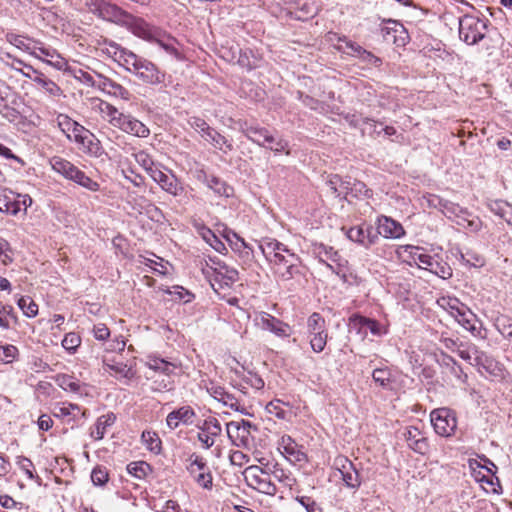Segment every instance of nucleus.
I'll return each instance as SVG.
<instances>
[{"instance_id":"nucleus-43","label":"nucleus","mask_w":512,"mask_h":512,"mask_svg":"<svg viewBox=\"0 0 512 512\" xmlns=\"http://www.w3.org/2000/svg\"><path fill=\"white\" fill-rule=\"evenodd\" d=\"M490 210L512 226V205L505 201H494L490 204Z\"/></svg>"},{"instance_id":"nucleus-24","label":"nucleus","mask_w":512,"mask_h":512,"mask_svg":"<svg viewBox=\"0 0 512 512\" xmlns=\"http://www.w3.org/2000/svg\"><path fill=\"white\" fill-rule=\"evenodd\" d=\"M279 449L291 462H302L306 459V455L302 452L297 443L288 435L281 437L279 442Z\"/></svg>"},{"instance_id":"nucleus-19","label":"nucleus","mask_w":512,"mask_h":512,"mask_svg":"<svg viewBox=\"0 0 512 512\" xmlns=\"http://www.w3.org/2000/svg\"><path fill=\"white\" fill-rule=\"evenodd\" d=\"M96 76L98 78L97 88L101 91L125 101H129L131 99L132 94L121 84L103 76L102 74L97 73Z\"/></svg>"},{"instance_id":"nucleus-46","label":"nucleus","mask_w":512,"mask_h":512,"mask_svg":"<svg viewBox=\"0 0 512 512\" xmlns=\"http://www.w3.org/2000/svg\"><path fill=\"white\" fill-rule=\"evenodd\" d=\"M16 465L30 480H35L38 484H41V478L34 472L35 466L33 462L25 456L16 457Z\"/></svg>"},{"instance_id":"nucleus-10","label":"nucleus","mask_w":512,"mask_h":512,"mask_svg":"<svg viewBox=\"0 0 512 512\" xmlns=\"http://www.w3.org/2000/svg\"><path fill=\"white\" fill-rule=\"evenodd\" d=\"M187 472L193 481L201 488L212 490L213 476L207 461L200 455L193 453L187 459Z\"/></svg>"},{"instance_id":"nucleus-52","label":"nucleus","mask_w":512,"mask_h":512,"mask_svg":"<svg viewBox=\"0 0 512 512\" xmlns=\"http://www.w3.org/2000/svg\"><path fill=\"white\" fill-rule=\"evenodd\" d=\"M57 125L69 140H72L71 132L76 127L77 121L66 114H59L56 118Z\"/></svg>"},{"instance_id":"nucleus-2","label":"nucleus","mask_w":512,"mask_h":512,"mask_svg":"<svg viewBox=\"0 0 512 512\" xmlns=\"http://www.w3.org/2000/svg\"><path fill=\"white\" fill-rule=\"evenodd\" d=\"M88 10L98 18L122 26L130 30L135 36L139 29L142 28L145 20L138 18L123 10L116 4L105 0H95L87 4Z\"/></svg>"},{"instance_id":"nucleus-50","label":"nucleus","mask_w":512,"mask_h":512,"mask_svg":"<svg viewBox=\"0 0 512 512\" xmlns=\"http://www.w3.org/2000/svg\"><path fill=\"white\" fill-rule=\"evenodd\" d=\"M442 212L445 216L450 219L456 218L457 220L462 219L464 215H468V212L460 207L458 204L450 202L448 200L443 203Z\"/></svg>"},{"instance_id":"nucleus-3","label":"nucleus","mask_w":512,"mask_h":512,"mask_svg":"<svg viewBox=\"0 0 512 512\" xmlns=\"http://www.w3.org/2000/svg\"><path fill=\"white\" fill-rule=\"evenodd\" d=\"M202 272L215 291H217V285L219 288L229 287L239 279L238 271L218 257L209 256L205 260V265L202 266Z\"/></svg>"},{"instance_id":"nucleus-34","label":"nucleus","mask_w":512,"mask_h":512,"mask_svg":"<svg viewBox=\"0 0 512 512\" xmlns=\"http://www.w3.org/2000/svg\"><path fill=\"white\" fill-rule=\"evenodd\" d=\"M6 40L11 45L15 46L17 49L25 51L37 59H41L40 55L36 51V47H32L30 45L31 40L28 37L18 35L15 33H7Z\"/></svg>"},{"instance_id":"nucleus-23","label":"nucleus","mask_w":512,"mask_h":512,"mask_svg":"<svg viewBox=\"0 0 512 512\" xmlns=\"http://www.w3.org/2000/svg\"><path fill=\"white\" fill-rule=\"evenodd\" d=\"M404 438L408 446L417 453L425 454L428 451L427 439L422 436L416 427H408L404 432Z\"/></svg>"},{"instance_id":"nucleus-44","label":"nucleus","mask_w":512,"mask_h":512,"mask_svg":"<svg viewBox=\"0 0 512 512\" xmlns=\"http://www.w3.org/2000/svg\"><path fill=\"white\" fill-rule=\"evenodd\" d=\"M487 471L490 472L491 476H481L477 477V481L480 482L483 485H487L489 488H486L483 486L485 491L487 493H493V494H501L502 493V487L500 485L498 477L494 475V472L491 468L487 467Z\"/></svg>"},{"instance_id":"nucleus-28","label":"nucleus","mask_w":512,"mask_h":512,"mask_svg":"<svg viewBox=\"0 0 512 512\" xmlns=\"http://www.w3.org/2000/svg\"><path fill=\"white\" fill-rule=\"evenodd\" d=\"M209 394L217 401L223 403L224 405L230 407L231 409L238 411L239 410V402L235 398V396L229 392H227L224 387L219 385L211 384L210 387L207 388Z\"/></svg>"},{"instance_id":"nucleus-18","label":"nucleus","mask_w":512,"mask_h":512,"mask_svg":"<svg viewBox=\"0 0 512 512\" xmlns=\"http://www.w3.org/2000/svg\"><path fill=\"white\" fill-rule=\"evenodd\" d=\"M195 417L194 409L191 406L185 405L170 412L166 417V423L171 430H175L180 424H193Z\"/></svg>"},{"instance_id":"nucleus-6","label":"nucleus","mask_w":512,"mask_h":512,"mask_svg":"<svg viewBox=\"0 0 512 512\" xmlns=\"http://www.w3.org/2000/svg\"><path fill=\"white\" fill-rule=\"evenodd\" d=\"M50 164L55 172L59 173L66 179L77 183L89 191L96 192L99 190L100 185L98 182L87 176L85 172L80 170L68 160L55 156L51 158Z\"/></svg>"},{"instance_id":"nucleus-62","label":"nucleus","mask_w":512,"mask_h":512,"mask_svg":"<svg viewBox=\"0 0 512 512\" xmlns=\"http://www.w3.org/2000/svg\"><path fill=\"white\" fill-rule=\"evenodd\" d=\"M0 261L3 265H9L13 261L10 244L3 238H0Z\"/></svg>"},{"instance_id":"nucleus-38","label":"nucleus","mask_w":512,"mask_h":512,"mask_svg":"<svg viewBox=\"0 0 512 512\" xmlns=\"http://www.w3.org/2000/svg\"><path fill=\"white\" fill-rule=\"evenodd\" d=\"M455 319L464 329L471 332L472 334H475L477 331V316L467 306L462 310L459 316L455 317Z\"/></svg>"},{"instance_id":"nucleus-40","label":"nucleus","mask_w":512,"mask_h":512,"mask_svg":"<svg viewBox=\"0 0 512 512\" xmlns=\"http://www.w3.org/2000/svg\"><path fill=\"white\" fill-rule=\"evenodd\" d=\"M147 366L154 372V375L159 376L162 374H171V372L175 369L174 364L156 357L150 358L147 362Z\"/></svg>"},{"instance_id":"nucleus-45","label":"nucleus","mask_w":512,"mask_h":512,"mask_svg":"<svg viewBox=\"0 0 512 512\" xmlns=\"http://www.w3.org/2000/svg\"><path fill=\"white\" fill-rule=\"evenodd\" d=\"M266 411L268 414L275 416L281 420H288L291 415V411L285 408V404L280 400H273L266 405Z\"/></svg>"},{"instance_id":"nucleus-55","label":"nucleus","mask_w":512,"mask_h":512,"mask_svg":"<svg viewBox=\"0 0 512 512\" xmlns=\"http://www.w3.org/2000/svg\"><path fill=\"white\" fill-rule=\"evenodd\" d=\"M8 318L13 319L15 322L17 317L15 315L14 309L11 305H5L0 302V327L3 329H9L10 323Z\"/></svg>"},{"instance_id":"nucleus-42","label":"nucleus","mask_w":512,"mask_h":512,"mask_svg":"<svg viewBox=\"0 0 512 512\" xmlns=\"http://www.w3.org/2000/svg\"><path fill=\"white\" fill-rule=\"evenodd\" d=\"M206 186L213 190L217 195L224 196L226 198L233 196L234 193V190L231 186L215 176L210 177V180Z\"/></svg>"},{"instance_id":"nucleus-22","label":"nucleus","mask_w":512,"mask_h":512,"mask_svg":"<svg viewBox=\"0 0 512 512\" xmlns=\"http://www.w3.org/2000/svg\"><path fill=\"white\" fill-rule=\"evenodd\" d=\"M120 120V124L117 128L122 131L142 138L149 136L150 130L147 126L131 115L124 114L123 118H120Z\"/></svg>"},{"instance_id":"nucleus-54","label":"nucleus","mask_w":512,"mask_h":512,"mask_svg":"<svg viewBox=\"0 0 512 512\" xmlns=\"http://www.w3.org/2000/svg\"><path fill=\"white\" fill-rule=\"evenodd\" d=\"M148 379L152 380L153 389L157 391L170 390L173 385V381L171 380L170 374H162L161 376L150 375L148 376Z\"/></svg>"},{"instance_id":"nucleus-60","label":"nucleus","mask_w":512,"mask_h":512,"mask_svg":"<svg viewBox=\"0 0 512 512\" xmlns=\"http://www.w3.org/2000/svg\"><path fill=\"white\" fill-rule=\"evenodd\" d=\"M18 355V349L14 345L0 346V361L3 363L13 362Z\"/></svg>"},{"instance_id":"nucleus-64","label":"nucleus","mask_w":512,"mask_h":512,"mask_svg":"<svg viewBox=\"0 0 512 512\" xmlns=\"http://www.w3.org/2000/svg\"><path fill=\"white\" fill-rule=\"evenodd\" d=\"M132 156L143 169H145L149 165H152V163L154 162L152 156L144 150L133 152Z\"/></svg>"},{"instance_id":"nucleus-63","label":"nucleus","mask_w":512,"mask_h":512,"mask_svg":"<svg viewBox=\"0 0 512 512\" xmlns=\"http://www.w3.org/2000/svg\"><path fill=\"white\" fill-rule=\"evenodd\" d=\"M296 501L303 506L307 512H323L322 508L310 497L300 496Z\"/></svg>"},{"instance_id":"nucleus-12","label":"nucleus","mask_w":512,"mask_h":512,"mask_svg":"<svg viewBox=\"0 0 512 512\" xmlns=\"http://www.w3.org/2000/svg\"><path fill=\"white\" fill-rule=\"evenodd\" d=\"M419 250L420 248L416 247V251ZM413 260L420 268L429 270L442 279H449L452 276V268L446 262H440L431 255L415 252Z\"/></svg>"},{"instance_id":"nucleus-58","label":"nucleus","mask_w":512,"mask_h":512,"mask_svg":"<svg viewBox=\"0 0 512 512\" xmlns=\"http://www.w3.org/2000/svg\"><path fill=\"white\" fill-rule=\"evenodd\" d=\"M80 344V336L73 332L66 334L64 339L62 340L63 348L69 351L70 353H74Z\"/></svg>"},{"instance_id":"nucleus-51","label":"nucleus","mask_w":512,"mask_h":512,"mask_svg":"<svg viewBox=\"0 0 512 512\" xmlns=\"http://www.w3.org/2000/svg\"><path fill=\"white\" fill-rule=\"evenodd\" d=\"M17 304L23 314L29 318L35 317L38 314V305L28 296H21L17 300Z\"/></svg>"},{"instance_id":"nucleus-11","label":"nucleus","mask_w":512,"mask_h":512,"mask_svg":"<svg viewBox=\"0 0 512 512\" xmlns=\"http://www.w3.org/2000/svg\"><path fill=\"white\" fill-rule=\"evenodd\" d=\"M435 432L442 437H451L457 428L456 413L449 408H438L430 414Z\"/></svg>"},{"instance_id":"nucleus-48","label":"nucleus","mask_w":512,"mask_h":512,"mask_svg":"<svg viewBox=\"0 0 512 512\" xmlns=\"http://www.w3.org/2000/svg\"><path fill=\"white\" fill-rule=\"evenodd\" d=\"M384 22H386L387 24L390 25L387 27H383L381 29V33H382L384 40L389 41L392 38L393 42L395 43L396 42V34L397 33H405L404 26L401 23H399L398 21L392 20V19L384 20Z\"/></svg>"},{"instance_id":"nucleus-41","label":"nucleus","mask_w":512,"mask_h":512,"mask_svg":"<svg viewBox=\"0 0 512 512\" xmlns=\"http://www.w3.org/2000/svg\"><path fill=\"white\" fill-rule=\"evenodd\" d=\"M147 366L154 372V375L159 376L162 374H171V372L175 369L174 364L156 357L150 358L147 362Z\"/></svg>"},{"instance_id":"nucleus-56","label":"nucleus","mask_w":512,"mask_h":512,"mask_svg":"<svg viewBox=\"0 0 512 512\" xmlns=\"http://www.w3.org/2000/svg\"><path fill=\"white\" fill-rule=\"evenodd\" d=\"M375 383L386 388L391 383V373L387 368H377L372 373Z\"/></svg>"},{"instance_id":"nucleus-13","label":"nucleus","mask_w":512,"mask_h":512,"mask_svg":"<svg viewBox=\"0 0 512 512\" xmlns=\"http://www.w3.org/2000/svg\"><path fill=\"white\" fill-rule=\"evenodd\" d=\"M333 467L339 471L346 487L356 490L361 485V478L355 465L347 457L339 455L334 459Z\"/></svg>"},{"instance_id":"nucleus-16","label":"nucleus","mask_w":512,"mask_h":512,"mask_svg":"<svg viewBox=\"0 0 512 512\" xmlns=\"http://www.w3.org/2000/svg\"><path fill=\"white\" fill-rule=\"evenodd\" d=\"M163 191L172 195L173 197H180L185 191L184 186L177 176L167 169V173L162 171L158 178L154 180Z\"/></svg>"},{"instance_id":"nucleus-1","label":"nucleus","mask_w":512,"mask_h":512,"mask_svg":"<svg viewBox=\"0 0 512 512\" xmlns=\"http://www.w3.org/2000/svg\"><path fill=\"white\" fill-rule=\"evenodd\" d=\"M259 248L281 281H289L300 274V258L283 243L276 239H264Z\"/></svg>"},{"instance_id":"nucleus-8","label":"nucleus","mask_w":512,"mask_h":512,"mask_svg":"<svg viewBox=\"0 0 512 512\" xmlns=\"http://www.w3.org/2000/svg\"><path fill=\"white\" fill-rule=\"evenodd\" d=\"M487 22L473 15H464L459 19V36L468 45H475L486 34Z\"/></svg>"},{"instance_id":"nucleus-14","label":"nucleus","mask_w":512,"mask_h":512,"mask_svg":"<svg viewBox=\"0 0 512 512\" xmlns=\"http://www.w3.org/2000/svg\"><path fill=\"white\" fill-rule=\"evenodd\" d=\"M96 49L100 54L112 58L124 68L127 66V62L130 58L129 56H132L133 54L132 51L121 47L118 43L106 38L98 41Z\"/></svg>"},{"instance_id":"nucleus-21","label":"nucleus","mask_w":512,"mask_h":512,"mask_svg":"<svg viewBox=\"0 0 512 512\" xmlns=\"http://www.w3.org/2000/svg\"><path fill=\"white\" fill-rule=\"evenodd\" d=\"M92 107L99 111L102 117L109 121L114 127H118L121 121L120 118L124 116L116 107L98 98L92 99Z\"/></svg>"},{"instance_id":"nucleus-61","label":"nucleus","mask_w":512,"mask_h":512,"mask_svg":"<svg viewBox=\"0 0 512 512\" xmlns=\"http://www.w3.org/2000/svg\"><path fill=\"white\" fill-rule=\"evenodd\" d=\"M127 469L130 474L142 478L147 474V471L150 470V465L143 461L131 462Z\"/></svg>"},{"instance_id":"nucleus-15","label":"nucleus","mask_w":512,"mask_h":512,"mask_svg":"<svg viewBox=\"0 0 512 512\" xmlns=\"http://www.w3.org/2000/svg\"><path fill=\"white\" fill-rule=\"evenodd\" d=\"M200 432L197 439L201 442L204 449L211 448L215 439L220 436L222 432L221 424L215 417H208L204 420L203 424L199 426Z\"/></svg>"},{"instance_id":"nucleus-4","label":"nucleus","mask_w":512,"mask_h":512,"mask_svg":"<svg viewBox=\"0 0 512 512\" xmlns=\"http://www.w3.org/2000/svg\"><path fill=\"white\" fill-rule=\"evenodd\" d=\"M259 463L260 465H250L245 468L243 471L244 480L250 488L260 493L274 496L278 490L267 469L266 459H259Z\"/></svg>"},{"instance_id":"nucleus-47","label":"nucleus","mask_w":512,"mask_h":512,"mask_svg":"<svg viewBox=\"0 0 512 512\" xmlns=\"http://www.w3.org/2000/svg\"><path fill=\"white\" fill-rule=\"evenodd\" d=\"M141 440L149 451L155 454L160 453L162 448L161 439L159 438L156 432L143 431L141 435Z\"/></svg>"},{"instance_id":"nucleus-36","label":"nucleus","mask_w":512,"mask_h":512,"mask_svg":"<svg viewBox=\"0 0 512 512\" xmlns=\"http://www.w3.org/2000/svg\"><path fill=\"white\" fill-rule=\"evenodd\" d=\"M104 369L110 372L116 378H126L131 379L134 376V373L130 367L122 362H110L109 360H104Z\"/></svg>"},{"instance_id":"nucleus-39","label":"nucleus","mask_w":512,"mask_h":512,"mask_svg":"<svg viewBox=\"0 0 512 512\" xmlns=\"http://www.w3.org/2000/svg\"><path fill=\"white\" fill-rule=\"evenodd\" d=\"M327 185L335 196H340L341 194H348L350 180H342L339 175L334 174L328 177Z\"/></svg>"},{"instance_id":"nucleus-26","label":"nucleus","mask_w":512,"mask_h":512,"mask_svg":"<svg viewBox=\"0 0 512 512\" xmlns=\"http://www.w3.org/2000/svg\"><path fill=\"white\" fill-rule=\"evenodd\" d=\"M267 462V469L270 472L271 479L274 478L284 487L292 488L296 480L292 476L291 472L284 469L278 462L269 461Z\"/></svg>"},{"instance_id":"nucleus-7","label":"nucleus","mask_w":512,"mask_h":512,"mask_svg":"<svg viewBox=\"0 0 512 512\" xmlns=\"http://www.w3.org/2000/svg\"><path fill=\"white\" fill-rule=\"evenodd\" d=\"M137 37L149 42H155L177 60L182 59L181 53L176 47V39L166 34L162 29L150 25L146 21L141 29L138 28Z\"/></svg>"},{"instance_id":"nucleus-5","label":"nucleus","mask_w":512,"mask_h":512,"mask_svg":"<svg viewBox=\"0 0 512 512\" xmlns=\"http://www.w3.org/2000/svg\"><path fill=\"white\" fill-rule=\"evenodd\" d=\"M129 57L125 69L134 74L138 79L149 85H160L165 82V73L154 63L135 53Z\"/></svg>"},{"instance_id":"nucleus-29","label":"nucleus","mask_w":512,"mask_h":512,"mask_svg":"<svg viewBox=\"0 0 512 512\" xmlns=\"http://www.w3.org/2000/svg\"><path fill=\"white\" fill-rule=\"evenodd\" d=\"M116 421V415L112 412H108L104 415L98 417L94 427L91 428L90 436L94 440L103 439L104 435L107 432V429L112 427Z\"/></svg>"},{"instance_id":"nucleus-20","label":"nucleus","mask_w":512,"mask_h":512,"mask_svg":"<svg viewBox=\"0 0 512 512\" xmlns=\"http://www.w3.org/2000/svg\"><path fill=\"white\" fill-rule=\"evenodd\" d=\"M377 233L385 238H400L405 234L402 225L390 217L381 216L377 222Z\"/></svg>"},{"instance_id":"nucleus-31","label":"nucleus","mask_w":512,"mask_h":512,"mask_svg":"<svg viewBox=\"0 0 512 512\" xmlns=\"http://www.w3.org/2000/svg\"><path fill=\"white\" fill-rule=\"evenodd\" d=\"M202 138L225 154L233 150V145L226 137L212 127L205 134H202Z\"/></svg>"},{"instance_id":"nucleus-33","label":"nucleus","mask_w":512,"mask_h":512,"mask_svg":"<svg viewBox=\"0 0 512 512\" xmlns=\"http://www.w3.org/2000/svg\"><path fill=\"white\" fill-rule=\"evenodd\" d=\"M79 149L84 153L89 154L94 157H99L102 155V146L100 141L96 138V136L92 132H88L79 142Z\"/></svg>"},{"instance_id":"nucleus-35","label":"nucleus","mask_w":512,"mask_h":512,"mask_svg":"<svg viewBox=\"0 0 512 512\" xmlns=\"http://www.w3.org/2000/svg\"><path fill=\"white\" fill-rule=\"evenodd\" d=\"M227 434L229 438H233L234 434L236 437L240 438L241 441L247 440L250 435V429L252 428V424L249 421L241 420V421H231L227 423Z\"/></svg>"},{"instance_id":"nucleus-30","label":"nucleus","mask_w":512,"mask_h":512,"mask_svg":"<svg viewBox=\"0 0 512 512\" xmlns=\"http://www.w3.org/2000/svg\"><path fill=\"white\" fill-rule=\"evenodd\" d=\"M25 67L36 74V76L33 78V81L39 85L46 93L53 97H59L62 94L61 88L54 81L46 78L42 73L34 69L31 65H25Z\"/></svg>"},{"instance_id":"nucleus-37","label":"nucleus","mask_w":512,"mask_h":512,"mask_svg":"<svg viewBox=\"0 0 512 512\" xmlns=\"http://www.w3.org/2000/svg\"><path fill=\"white\" fill-rule=\"evenodd\" d=\"M37 53L41 57V61H44L57 69H62L64 66V59L60 56V54L51 48L46 47H36Z\"/></svg>"},{"instance_id":"nucleus-17","label":"nucleus","mask_w":512,"mask_h":512,"mask_svg":"<svg viewBox=\"0 0 512 512\" xmlns=\"http://www.w3.org/2000/svg\"><path fill=\"white\" fill-rule=\"evenodd\" d=\"M256 321L260 328L270 331L279 337H288L290 335L289 325L268 313H262Z\"/></svg>"},{"instance_id":"nucleus-49","label":"nucleus","mask_w":512,"mask_h":512,"mask_svg":"<svg viewBox=\"0 0 512 512\" xmlns=\"http://www.w3.org/2000/svg\"><path fill=\"white\" fill-rule=\"evenodd\" d=\"M309 335H315L326 331L325 319L319 313L310 315L307 321Z\"/></svg>"},{"instance_id":"nucleus-9","label":"nucleus","mask_w":512,"mask_h":512,"mask_svg":"<svg viewBox=\"0 0 512 512\" xmlns=\"http://www.w3.org/2000/svg\"><path fill=\"white\" fill-rule=\"evenodd\" d=\"M239 129L250 141L256 143L259 146L265 147L266 143H274L273 146H270V149L275 152L285 151L288 146V143L283 139L275 141L274 137L264 127L257 125L254 126L248 122H242L239 124Z\"/></svg>"},{"instance_id":"nucleus-32","label":"nucleus","mask_w":512,"mask_h":512,"mask_svg":"<svg viewBox=\"0 0 512 512\" xmlns=\"http://www.w3.org/2000/svg\"><path fill=\"white\" fill-rule=\"evenodd\" d=\"M352 322L359 326L360 329H367L375 336H382L387 333V329L378 321L360 315H354L350 318Z\"/></svg>"},{"instance_id":"nucleus-25","label":"nucleus","mask_w":512,"mask_h":512,"mask_svg":"<svg viewBox=\"0 0 512 512\" xmlns=\"http://www.w3.org/2000/svg\"><path fill=\"white\" fill-rule=\"evenodd\" d=\"M347 237L354 242H357L366 248L375 243L377 234H372V227L364 228L363 226L351 227L347 231Z\"/></svg>"},{"instance_id":"nucleus-59","label":"nucleus","mask_w":512,"mask_h":512,"mask_svg":"<svg viewBox=\"0 0 512 512\" xmlns=\"http://www.w3.org/2000/svg\"><path fill=\"white\" fill-rule=\"evenodd\" d=\"M327 331L315 335H310V345L314 352L320 353L324 350L327 343Z\"/></svg>"},{"instance_id":"nucleus-27","label":"nucleus","mask_w":512,"mask_h":512,"mask_svg":"<svg viewBox=\"0 0 512 512\" xmlns=\"http://www.w3.org/2000/svg\"><path fill=\"white\" fill-rule=\"evenodd\" d=\"M17 193L8 189H0V212L16 215L20 212Z\"/></svg>"},{"instance_id":"nucleus-57","label":"nucleus","mask_w":512,"mask_h":512,"mask_svg":"<svg viewBox=\"0 0 512 512\" xmlns=\"http://www.w3.org/2000/svg\"><path fill=\"white\" fill-rule=\"evenodd\" d=\"M243 383L249 385L250 387L260 390L264 387V380L257 374L248 371L247 373H242L240 376Z\"/></svg>"},{"instance_id":"nucleus-53","label":"nucleus","mask_w":512,"mask_h":512,"mask_svg":"<svg viewBox=\"0 0 512 512\" xmlns=\"http://www.w3.org/2000/svg\"><path fill=\"white\" fill-rule=\"evenodd\" d=\"M441 306L444 307L454 318L459 316L466 305L457 298H442Z\"/></svg>"}]
</instances>
